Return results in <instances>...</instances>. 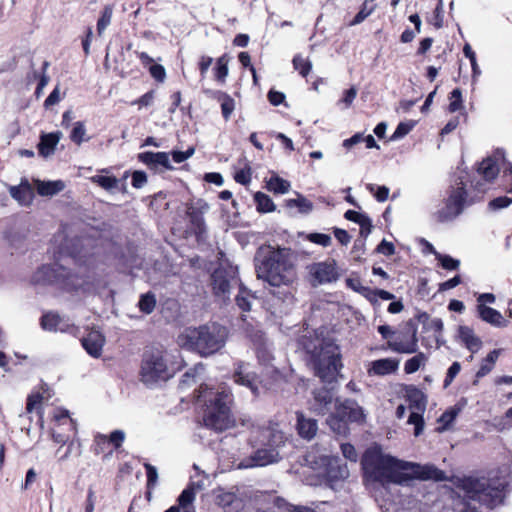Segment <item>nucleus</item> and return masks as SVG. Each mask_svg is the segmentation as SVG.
<instances>
[{
  "instance_id": "f257e3e1",
  "label": "nucleus",
  "mask_w": 512,
  "mask_h": 512,
  "mask_svg": "<svg viewBox=\"0 0 512 512\" xmlns=\"http://www.w3.org/2000/svg\"><path fill=\"white\" fill-rule=\"evenodd\" d=\"M361 465L367 483L405 485L412 479L442 481L446 478L445 473L434 465L397 460L384 454L377 445L365 451Z\"/></svg>"
},
{
  "instance_id": "f03ea898",
  "label": "nucleus",
  "mask_w": 512,
  "mask_h": 512,
  "mask_svg": "<svg viewBox=\"0 0 512 512\" xmlns=\"http://www.w3.org/2000/svg\"><path fill=\"white\" fill-rule=\"evenodd\" d=\"M197 401L205 406L203 423L206 427L221 432L234 425V418L230 410L232 403L230 391L214 390L204 384L199 387Z\"/></svg>"
},
{
  "instance_id": "7ed1b4c3",
  "label": "nucleus",
  "mask_w": 512,
  "mask_h": 512,
  "mask_svg": "<svg viewBox=\"0 0 512 512\" xmlns=\"http://www.w3.org/2000/svg\"><path fill=\"white\" fill-rule=\"evenodd\" d=\"M507 475V469L503 468L490 471L487 477H466L460 480L459 488L468 499L492 508L503 501Z\"/></svg>"
},
{
  "instance_id": "20e7f679",
  "label": "nucleus",
  "mask_w": 512,
  "mask_h": 512,
  "mask_svg": "<svg viewBox=\"0 0 512 512\" xmlns=\"http://www.w3.org/2000/svg\"><path fill=\"white\" fill-rule=\"evenodd\" d=\"M258 279L270 286H289L296 280V269L289 249L269 250L263 257H256Z\"/></svg>"
},
{
  "instance_id": "39448f33",
  "label": "nucleus",
  "mask_w": 512,
  "mask_h": 512,
  "mask_svg": "<svg viewBox=\"0 0 512 512\" xmlns=\"http://www.w3.org/2000/svg\"><path fill=\"white\" fill-rule=\"evenodd\" d=\"M228 331L225 327L213 323L198 328H188L179 337L180 346L209 356L224 347Z\"/></svg>"
},
{
  "instance_id": "423d86ee",
  "label": "nucleus",
  "mask_w": 512,
  "mask_h": 512,
  "mask_svg": "<svg viewBox=\"0 0 512 512\" xmlns=\"http://www.w3.org/2000/svg\"><path fill=\"white\" fill-rule=\"evenodd\" d=\"M304 348L311 354L316 376L323 382L334 381L342 368L340 351L336 344L319 338L315 342L304 343Z\"/></svg>"
},
{
  "instance_id": "0eeeda50",
  "label": "nucleus",
  "mask_w": 512,
  "mask_h": 512,
  "mask_svg": "<svg viewBox=\"0 0 512 512\" xmlns=\"http://www.w3.org/2000/svg\"><path fill=\"white\" fill-rule=\"evenodd\" d=\"M263 436L268 439V443L265 447L257 449L250 457L241 460L237 464L239 469L264 467L280 460L279 448L284 444L283 434L265 430Z\"/></svg>"
},
{
  "instance_id": "6e6552de",
  "label": "nucleus",
  "mask_w": 512,
  "mask_h": 512,
  "mask_svg": "<svg viewBox=\"0 0 512 512\" xmlns=\"http://www.w3.org/2000/svg\"><path fill=\"white\" fill-rule=\"evenodd\" d=\"M32 282L40 285L57 284L66 290H74L82 286V281L76 274L59 264L41 266L33 274Z\"/></svg>"
},
{
  "instance_id": "1a4fd4ad",
  "label": "nucleus",
  "mask_w": 512,
  "mask_h": 512,
  "mask_svg": "<svg viewBox=\"0 0 512 512\" xmlns=\"http://www.w3.org/2000/svg\"><path fill=\"white\" fill-rule=\"evenodd\" d=\"M305 463L318 475L327 477L330 481H339L348 478L349 470L346 464H343L338 457L320 456L317 460L312 453H308L305 457Z\"/></svg>"
},
{
  "instance_id": "9d476101",
  "label": "nucleus",
  "mask_w": 512,
  "mask_h": 512,
  "mask_svg": "<svg viewBox=\"0 0 512 512\" xmlns=\"http://www.w3.org/2000/svg\"><path fill=\"white\" fill-rule=\"evenodd\" d=\"M140 380L148 388H154L160 380V350L146 349L140 370Z\"/></svg>"
},
{
  "instance_id": "9b49d317",
  "label": "nucleus",
  "mask_w": 512,
  "mask_h": 512,
  "mask_svg": "<svg viewBox=\"0 0 512 512\" xmlns=\"http://www.w3.org/2000/svg\"><path fill=\"white\" fill-rule=\"evenodd\" d=\"M234 382L250 390L254 397L264 394L269 388L268 383H263L258 376L251 370V365L245 362H239L233 374Z\"/></svg>"
},
{
  "instance_id": "f8f14e48",
  "label": "nucleus",
  "mask_w": 512,
  "mask_h": 512,
  "mask_svg": "<svg viewBox=\"0 0 512 512\" xmlns=\"http://www.w3.org/2000/svg\"><path fill=\"white\" fill-rule=\"evenodd\" d=\"M465 200L466 191L464 183L459 182L456 187L452 188L445 207L439 211V218L442 221H447L457 217L463 211Z\"/></svg>"
},
{
  "instance_id": "ddd939ff",
  "label": "nucleus",
  "mask_w": 512,
  "mask_h": 512,
  "mask_svg": "<svg viewBox=\"0 0 512 512\" xmlns=\"http://www.w3.org/2000/svg\"><path fill=\"white\" fill-rule=\"evenodd\" d=\"M407 399L410 403L411 413L408 423L415 426L414 435L419 436L423 430V418L420 414L425 409L426 401L424 394L417 388L411 387L407 390Z\"/></svg>"
},
{
  "instance_id": "4468645a",
  "label": "nucleus",
  "mask_w": 512,
  "mask_h": 512,
  "mask_svg": "<svg viewBox=\"0 0 512 512\" xmlns=\"http://www.w3.org/2000/svg\"><path fill=\"white\" fill-rule=\"evenodd\" d=\"M308 271L314 286L331 283L339 278L335 260L313 263Z\"/></svg>"
},
{
  "instance_id": "2eb2a0df",
  "label": "nucleus",
  "mask_w": 512,
  "mask_h": 512,
  "mask_svg": "<svg viewBox=\"0 0 512 512\" xmlns=\"http://www.w3.org/2000/svg\"><path fill=\"white\" fill-rule=\"evenodd\" d=\"M505 160V151L498 149L479 164L478 173L488 182L494 180L500 171V161Z\"/></svg>"
},
{
  "instance_id": "dca6fc26",
  "label": "nucleus",
  "mask_w": 512,
  "mask_h": 512,
  "mask_svg": "<svg viewBox=\"0 0 512 512\" xmlns=\"http://www.w3.org/2000/svg\"><path fill=\"white\" fill-rule=\"evenodd\" d=\"M388 348L393 352L413 354L418 352L417 331L414 329L410 336L401 334L387 342Z\"/></svg>"
},
{
  "instance_id": "f3484780",
  "label": "nucleus",
  "mask_w": 512,
  "mask_h": 512,
  "mask_svg": "<svg viewBox=\"0 0 512 512\" xmlns=\"http://www.w3.org/2000/svg\"><path fill=\"white\" fill-rule=\"evenodd\" d=\"M333 403V394L327 388H321L313 392V399L309 402V409L319 415H324Z\"/></svg>"
},
{
  "instance_id": "a211bd4d",
  "label": "nucleus",
  "mask_w": 512,
  "mask_h": 512,
  "mask_svg": "<svg viewBox=\"0 0 512 512\" xmlns=\"http://www.w3.org/2000/svg\"><path fill=\"white\" fill-rule=\"evenodd\" d=\"M336 414L349 421L362 422L366 415L362 407L353 400H345L342 403H336Z\"/></svg>"
},
{
  "instance_id": "6ab92c4d",
  "label": "nucleus",
  "mask_w": 512,
  "mask_h": 512,
  "mask_svg": "<svg viewBox=\"0 0 512 512\" xmlns=\"http://www.w3.org/2000/svg\"><path fill=\"white\" fill-rule=\"evenodd\" d=\"M215 503L223 509L224 512H239L243 508V501L233 492L217 490L215 492Z\"/></svg>"
},
{
  "instance_id": "aec40b11",
  "label": "nucleus",
  "mask_w": 512,
  "mask_h": 512,
  "mask_svg": "<svg viewBox=\"0 0 512 512\" xmlns=\"http://www.w3.org/2000/svg\"><path fill=\"white\" fill-rule=\"evenodd\" d=\"M105 341V337L101 332L93 330L81 340V343L83 348L90 356L99 358L102 354Z\"/></svg>"
},
{
  "instance_id": "412c9836",
  "label": "nucleus",
  "mask_w": 512,
  "mask_h": 512,
  "mask_svg": "<svg viewBox=\"0 0 512 512\" xmlns=\"http://www.w3.org/2000/svg\"><path fill=\"white\" fill-rule=\"evenodd\" d=\"M399 360L393 358H384L370 363L367 370L369 375L385 376L397 371Z\"/></svg>"
},
{
  "instance_id": "4be33fe9",
  "label": "nucleus",
  "mask_w": 512,
  "mask_h": 512,
  "mask_svg": "<svg viewBox=\"0 0 512 512\" xmlns=\"http://www.w3.org/2000/svg\"><path fill=\"white\" fill-rule=\"evenodd\" d=\"M297 416V431L300 437L306 440H311L315 437L318 431V424L315 419L308 418L303 412L298 411Z\"/></svg>"
},
{
  "instance_id": "5701e85b",
  "label": "nucleus",
  "mask_w": 512,
  "mask_h": 512,
  "mask_svg": "<svg viewBox=\"0 0 512 512\" xmlns=\"http://www.w3.org/2000/svg\"><path fill=\"white\" fill-rule=\"evenodd\" d=\"M195 490L192 486L184 489L178 497V505L170 507L165 512H196L194 507Z\"/></svg>"
},
{
  "instance_id": "b1692460",
  "label": "nucleus",
  "mask_w": 512,
  "mask_h": 512,
  "mask_svg": "<svg viewBox=\"0 0 512 512\" xmlns=\"http://www.w3.org/2000/svg\"><path fill=\"white\" fill-rule=\"evenodd\" d=\"M61 132H54L41 135L38 144V151L41 156L47 158L54 154L56 146L61 139Z\"/></svg>"
},
{
  "instance_id": "393cba45",
  "label": "nucleus",
  "mask_w": 512,
  "mask_h": 512,
  "mask_svg": "<svg viewBox=\"0 0 512 512\" xmlns=\"http://www.w3.org/2000/svg\"><path fill=\"white\" fill-rule=\"evenodd\" d=\"M212 285L214 293L223 299L229 294L230 280L227 277L226 271L217 269L212 274Z\"/></svg>"
},
{
  "instance_id": "a878e982",
  "label": "nucleus",
  "mask_w": 512,
  "mask_h": 512,
  "mask_svg": "<svg viewBox=\"0 0 512 512\" xmlns=\"http://www.w3.org/2000/svg\"><path fill=\"white\" fill-rule=\"evenodd\" d=\"M458 337L472 353H476L481 348L482 342L480 338H478L468 326H460L458 328Z\"/></svg>"
},
{
  "instance_id": "bb28decb",
  "label": "nucleus",
  "mask_w": 512,
  "mask_h": 512,
  "mask_svg": "<svg viewBox=\"0 0 512 512\" xmlns=\"http://www.w3.org/2000/svg\"><path fill=\"white\" fill-rule=\"evenodd\" d=\"M477 311H478L479 317L483 321H485L491 325H494L497 327H502V326L506 325L505 320H504L503 316L501 315V313L494 308H491V307L481 304V305H477Z\"/></svg>"
},
{
  "instance_id": "cd10ccee",
  "label": "nucleus",
  "mask_w": 512,
  "mask_h": 512,
  "mask_svg": "<svg viewBox=\"0 0 512 512\" xmlns=\"http://www.w3.org/2000/svg\"><path fill=\"white\" fill-rule=\"evenodd\" d=\"M37 192L41 196H54L65 188V183L61 180L55 181H34Z\"/></svg>"
},
{
  "instance_id": "c85d7f7f",
  "label": "nucleus",
  "mask_w": 512,
  "mask_h": 512,
  "mask_svg": "<svg viewBox=\"0 0 512 512\" xmlns=\"http://www.w3.org/2000/svg\"><path fill=\"white\" fill-rule=\"evenodd\" d=\"M41 327L48 331H66L67 324L63 319L54 313H47L41 318Z\"/></svg>"
},
{
  "instance_id": "c756f323",
  "label": "nucleus",
  "mask_w": 512,
  "mask_h": 512,
  "mask_svg": "<svg viewBox=\"0 0 512 512\" xmlns=\"http://www.w3.org/2000/svg\"><path fill=\"white\" fill-rule=\"evenodd\" d=\"M204 211L194 206L188 207L187 216L191 224V228L197 235H201L205 231V222L203 217Z\"/></svg>"
},
{
  "instance_id": "7c9ffc66",
  "label": "nucleus",
  "mask_w": 512,
  "mask_h": 512,
  "mask_svg": "<svg viewBox=\"0 0 512 512\" xmlns=\"http://www.w3.org/2000/svg\"><path fill=\"white\" fill-rule=\"evenodd\" d=\"M195 152L194 147H189L185 152L182 151H172L171 153L162 152V167L172 169V165L170 164V157L175 163H182L188 158H190Z\"/></svg>"
},
{
  "instance_id": "2f4dec72",
  "label": "nucleus",
  "mask_w": 512,
  "mask_h": 512,
  "mask_svg": "<svg viewBox=\"0 0 512 512\" xmlns=\"http://www.w3.org/2000/svg\"><path fill=\"white\" fill-rule=\"evenodd\" d=\"M290 187L291 184L289 181L279 177L275 173L266 180V188L275 194H285L290 190Z\"/></svg>"
},
{
  "instance_id": "473e14b6",
  "label": "nucleus",
  "mask_w": 512,
  "mask_h": 512,
  "mask_svg": "<svg viewBox=\"0 0 512 512\" xmlns=\"http://www.w3.org/2000/svg\"><path fill=\"white\" fill-rule=\"evenodd\" d=\"M9 193L19 203H24L31 194V185L26 178H23L19 185L9 186Z\"/></svg>"
},
{
  "instance_id": "72a5a7b5",
  "label": "nucleus",
  "mask_w": 512,
  "mask_h": 512,
  "mask_svg": "<svg viewBox=\"0 0 512 512\" xmlns=\"http://www.w3.org/2000/svg\"><path fill=\"white\" fill-rule=\"evenodd\" d=\"M428 358L423 352H418L415 356L408 359L404 364V371L412 374L418 371L427 362Z\"/></svg>"
},
{
  "instance_id": "f704fd0d",
  "label": "nucleus",
  "mask_w": 512,
  "mask_h": 512,
  "mask_svg": "<svg viewBox=\"0 0 512 512\" xmlns=\"http://www.w3.org/2000/svg\"><path fill=\"white\" fill-rule=\"evenodd\" d=\"M90 180L109 192L117 189L119 185V180L114 176L95 175Z\"/></svg>"
},
{
  "instance_id": "c9c22d12",
  "label": "nucleus",
  "mask_w": 512,
  "mask_h": 512,
  "mask_svg": "<svg viewBox=\"0 0 512 512\" xmlns=\"http://www.w3.org/2000/svg\"><path fill=\"white\" fill-rule=\"evenodd\" d=\"M254 200L257 204V210L259 212L269 213L273 212L276 209V206L273 203L272 199L262 192H257L254 195Z\"/></svg>"
},
{
  "instance_id": "e433bc0d",
  "label": "nucleus",
  "mask_w": 512,
  "mask_h": 512,
  "mask_svg": "<svg viewBox=\"0 0 512 512\" xmlns=\"http://www.w3.org/2000/svg\"><path fill=\"white\" fill-rule=\"evenodd\" d=\"M499 357V351L493 350L491 351L487 357L483 360V362L480 365L479 370L476 373L477 378L484 377L487 375L494 367L495 362L497 361Z\"/></svg>"
},
{
  "instance_id": "4c0bfd02",
  "label": "nucleus",
  "mask_w": 512,
  "mask_h": 512,
  "mask_svg": "<svg viewBox=\"0 0 512 512\" xmlns=\"http://www.w3.org/2000/svg\"><path fill=\"white\" fill-rule=\"evenodd\" d=\"M286 206L289 208L296 207L299 210V212L304 214L311 212L313 209L312 202L300 194H298V197L295 199L286 200Z\"/></svg>"
},
{
  "instance_id": "58836bf2",
  "label": "nucleus",
  "mask_w": 512,
  "mask_h": 512,
  "mask_svg": "<svg viewBox=\"0 0 512 512\" xmlns=\"http://www.w3.org/2000/svg\"><path fill=\"white\" fill-rule=\"evenodd\" d=\"M254 296L244 287H240L239 293L236 296V303L238 307L243 311H250L251 303Z\"/></svg>"
},
{
  "instance_id": "ea45409f",
  "label": "nucleus",
  "mask_w": 512,
  "mask_h": 512,
  "mask_svg": "<svg viewBox=\"0 0 512 512\" xmlns=\"http://www.w3.org/2000/svg\"><path fill=\"white\" fill-rule=\"evenodd\" d=\"M138 58L141 63L149 67L151 75L158 81L160 80V65L154 63V59L150 57L146 52H137Z\"/></svg>"
},
{
  "instance_id": "a19ab883",
  "label": "nucleus",
  "mask_w": 512,
  "mask_h": 512,
  "mask_svg": "<svg viewBox=\"0 0 512 512\" xmlns=\"http://www.w3.org/2000/svg\"><path fill=\"white\" fill-rule=\"evenodd\" d=\"M70 139L77 145H81L84 141H87L89 138H86V128L85 124L82 121H77L73 129L70 133Z\"/></svg>"
},
{
  "instance_id": "79ce46f5",
  "label": "nucleus",
  "mask_w": 512,
  "mask_h": 512,
  "mask_svg": "<svg viewBox=\"0 0 512 512\" xmlns=\"http://www.w3.org/2000/svg\"><path fill=\"white\" fill-rule=\"evenodd\" d=\"M433 254L445 270H457L460 266V261L458 259H454L446 254H441L436 250H433Z\"/></svg>"
},
{
  "instance_id": "37998d69",
  "label": "nucleus",
  "mask_w": 512,
  "mask_h": 512,
  "mask_svg": "<svg viewBox=\"0 0 512 512\" xmlns=\"http://www.w3.org/2000/svg\"><path fill=\"white\" fill-rule=\"evenodd\" d=\"M257 357H258V360L259 362L266 366L267 367V371L266 373L267 374H271V376L273 377L274 380L277 379V376L279 374L278 370L276 368H269L268 365L269 363L271 362V360L273 359L272 355L270 354V352L263 348V349H259L258 352H257Z\"/></svg>"
},
{
  "instance_id": "c03bdc74",
  "label": "nucleus",
  "mask_w": 512,
  "mask_h": 512,
  "mask_svg": "<svg viewBox=\"0 0 512 512\" xmlns=\"http://www.w3.org/2000/svg\"><path fill=\"white\" fill-rule=\"evenodd\" d=\"M459 413V409L452 407L445 411L440 418L438 419L440 423V427L438 428L439 431L447 430L450 425L454 422L455 418L457 417Z\"/></svg>"
},
{
  "instance_id": "a18cd8bd",
  "label": "nucleus",
  "mask_w": 512,
  "mask_h": 512,
  "mask_svg": "<svg viewBox=\"0 0 512 512\" xmlns=\"http://www.w3.org/2000/svg\"><path fill=\"white\" fill-rule=\"evenodd\" d=\"M113 15V8L111 6L104 7L100 18L97 21V32L102 35L106 28L110 25Z\"/></svg>"
},
{
  "instance_id": "49530a36",
  "label": "nucleus",
  "mask_w": 512,
  "mask_h": 512,
  "mask_svg": "<svg viewBox=\"0 0 512 512\" xmlns=\"http://www.w3.org/2000/svg\"><path fill=\"white\" fill-rule=\"evenodd\" d=\"M228 62L229 59L225 55L218 58L216 62L215 78L221 83H224L228 76Z\"/></svg>"
},
{
  "instance_id": "de8ad7c7",
  "label": "nucleus",
  "mask_w": 512,
  "mask_h": 512,
  "mask_svg": "<svg viewBox=\"0 0 512 512\" xmlns=\"http://www.w3.org/2000/svg\"><path fill=\"white\" fill-rule=\"evenodd\" d=\"M327 423L330 426V428L334 432H336L338 434L345 433L346 430H347L346 419L343 418V417L338 416V414L337 415H331L327 419Z\"/></svg>"
},
{
  "instance_id": "09e8293b",
  "label": "nucleus",
  "mask_w": 512,
  "mask_h": 512,
  "mask_svg": "<svg viewBox=\"0 0 512 512\" xmlns=\"http://www.w3.org/2000/svg\"><path fill=\"white\" fill-rule=\"evenodd\" d=\"M293 65L295 70L299 71L303 77H306L312 69L311 62L300 55L293 58Z\"/></svg>"
},
{
  "instance_id": "8fccbe9b",
  "label": "nucleus",
  "mask_w": 512,
  "mask_h": 512,
  "mask_svg": "<svg viewBox=\"0 0 512 512\" xmlns=\"http://www.w3.org/2000/svg\"><path fill=\"white\" fill-rule=\"evenodd\" d=\"M414 126L415 122L412 120L399 123L391 136V140L395 141L403 138L414 128Z\"/></svg>"
},
{
  "instance_id": "3c124183",
  "label": "nucleus",
  "mask_w": 512,
  "mask_h": 512,
  "mask_svg": "<svg viewBox=\"0 0 512 512\" xmlns=\"http://www.w3.org/2000/svg\"><path fill=\"white\" fill-rule=\"evenodd\" d=\"M344 217L349 221L359 224L360 227H366L369 225V217L354 210L346 211Z\"/></svg>"
},
{
  "instance_id": "603ef678",
  "label": "nucleus",
  "mask_w": 512,
  "mask_h": 512,
  "mask_svg": "<svg viewBox=\"0 0 512 512\" xmlns=\"http://www.w3.org/2000/svg\"><path fill=\"white\" fill-rule=\"evenodd\" d=\"M367 189L371 192L378 202H385L389 196V188L386 186H375L374 184H368Z\"/></svg>"
},
{
  "instance_id": "864d4df0",
  "label": "nucleus",
  "mask_w": 512,
  "mask_h": 512,
  "mask_svg": "<svg viewBox=\"0 0 512 512\" xmlns=\"http://www.w3.org/2000/svg\"><path fill=\"white\" fill-rule=\"evenodd\" d=\"M139 161L145 165L155 168L160 164V153L144 152L138 155Z\"/></svg>"
},
{
  "instance_id": "5fc2aeb1",
  "label": "nucleus",
  "mask_w": 512,
  "mask_h": 512,
  "mask_svg": "<svg viewBox=\"0 0 512 512\" xmlns=\"http://www.w3.org/2000/svg\"><path fill=\"white\" fill-rule=\"evenodd\" d=\"M156 300L154 295L152 294H145L142 295L140 301H139V308L141 311L145 313H151L155 307Z\"/></svg>"
},
{
  "instance_id": "6e6d98bb",
  "label": "nucleus",
  "mask_w": 512,
  "mask_h": 512,
  "mask_svg": "<svg viewBox=\"0 0 512 512\" xmlns=\"http://www.w3.org/2000/svg\"><path fill=\"white\" fill-rule=\"evenodd\" d=\"M234 109H235L234 100L228 95L223 96L221 98V110H222V115L225 118V120H228L230 118Z\"/></svg>"
},
{
  "instance_id": "4d7b16f0",
  "label": "nucleus",
  "mask_w": 512,
  "mask_h": 512,
  "mask_svg": "<svg viewBox=\"0 0 512 512\" xmlns=\"http://www.w3.org/2000/svg\"><path fill=\"white\" fill-rule=\"evenodd\" d=\"M107 438H108V444L112 445L114 447V449H118L122 446V444L126 438V435L123 430H114L111 432V434L109 436H107Z\"/></svg>"
},
{
  "instance_id": "13d9d810",
  "label": "nucleus",
  "mask_w": 512,
  "mask_h": 512,
  "mask_svg": "<svg viewBox=\"0 0 512 512\" xmlns=\"http://www.w3.org/2000/svg\"><path fill=\"white\" fill-rule=\"evenodd\" d=\"M307 239L310 242L321 245L323 247H328L332 242L331 237L328 234L323 233H310L307 235Z\"/></svg>"
},
{
  "instance_id": "bf43d9fd",
  "label": "nucleus",
  "mask_w": 512,
  "mask_h": 512,
  "mask_svg": "<svg viewBox=\"0 0 512 512\" xmlns=\"http://www.w3.org/2000/svg\"><path fill=\"white\" fill-rule=\"evenodd\" d=\"M462 108V94L459 89H454L450 94L449 111L456 112Z\"/></svg>"
},
{
  "instance_id": "052dcab7",
  "label": "nucleus",
  "mask_w": 512,
  "mask_h": 512,
  "mask_svg": "<svg viewBox=\"0 0 512 512\" xmlns=\"http://www.w3.org/2000/svg\"><path fill=\"white\" fill-rule=\"evenodd\" d=\"M460 371V363L457 361L453 362L452 365L447 370L446 377L444 379V388H447L453 382V380L459 374Z\"/></svg>"
},
{
  "instance_id": "680f3d73",
  "label": "nucleus",
  "mask_w": 512,
  "mask_h": 512,
  "mask_svg": "<svg viewBox=\"0 0 512 512\" xmlns=\"http://www.w3.org/2000/svg\"><path fill=\"white\" fill-rule=\"evenodd\" d=\"M108 438L104 434H96L94 437V452L95 454H101L106 451L108 446Z\"/></svg>"
},
{
  "instance_id": "e2e57ef3",
  "label": "nucleus",
  "mask_w": 512,
  "mask_h": 512,
  "mask_svg": "<svg viewBox=\"0 0 512 512\" xmlns=\"http://www.w3.org/2000/svg\"><path fill=\"white\" fill-rule=\"evenodd\" d=\"M340 447H341L342 454L346 459H348L354 463L357 462L358 453L356 452V449L354 448L353 445H351L349 443H342Z\"/></svg>"
},
{
  "instance_id": "0e129e2a",
  "label": "nucleus",
  "mask_w": 512,
  "mask_h": 512,
  "mask_svg": "<svg viewBox=\"0 0 512 512\" xmlns=\"http://www.w3.org/2000/svg\"><path fill=\"white\" fill-rule=\"evenodd\" d=\"M373 8H367V3L365 2L360 9V11L356 14L354 19L350 22V26H355L362 23L372 12Z\"/></svg>"
},
{
  "instance_id": "69168bd1",
  "label": "nucleus",
  "mask_w": 512,
  "mask_h": 512,
  "mask_svg": "<svg viewBox=\"0 0 512 512\" xmlns=\"http://www.w3.org/2000/svg\"><path fill=\"white\" fill-rule=\"evenodd\" d=\"M146 470H147V484L149 488H154L157 483L158 473L156 467L145 464Z\"/></svg>"
},
{
  "instance_id": "338daca9",
  "label": "nucleus",
  "mask_w": 512,
  "mask_h": 512,
  "mask_svg": "<svg viewBox=\"0 0 512 512\" xmlns=\"http://www.w3.org/2000/svg\"><path fill=\"white\" fill-rule=\"evenodd\" d=\"M234 179L237 183L246 185L251 181V171L249 168L241 169L235 173Z\"/></svg>"
},
{
  "instance_id": "774afa93",
  "label": "nucleus",
  "mask_w": 512,
  "mask_h": 512,
  "mask_svg": "<svg viewBox=\"0 0 512 512\" xmlns=\"http://www.w3.org/2000/svg\"><path fill=\"white\" fill-rule=\"evenodd\" d=\"M147 182V176L143 171H135L132 175V185L135 188H142Z\"/></svg>"
}]
</instances>
